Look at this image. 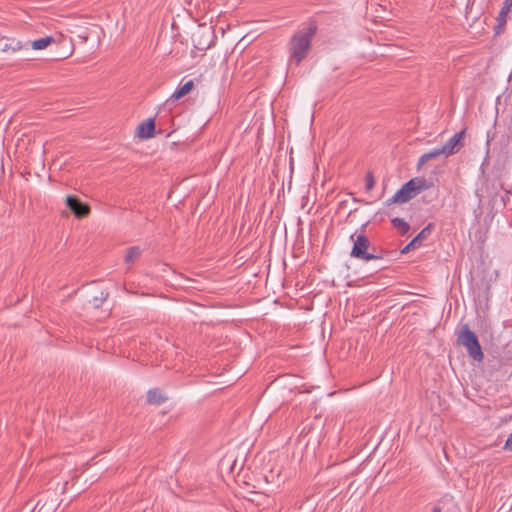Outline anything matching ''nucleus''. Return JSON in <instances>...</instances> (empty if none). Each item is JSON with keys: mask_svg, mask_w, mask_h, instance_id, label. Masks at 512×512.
<instances>
[{"mask_svg": "<svg viewBox=\"0 0 512 512\" xmlns=\"http://www.w3.org/2000/svg\"><path fill=\"white\" fill-rule=\"evenodd\" d=\"M365 227L366 224L362 225L361 232L359 234L354 233L350 236V239L353 242L350 256L365 262L382 259V255L377 254L375 248H373L372 251H369L370 241L367 236L364 235Z\"/></svg>", "mask_w": 512, "mask_h": 512, "instance_id": "obj_2", "label": "nucleus"}, {"mask_svg": "<svg viewBox=\"0 0 512 512\" xmlns=\"http://www.w3.org/2000/svg\"><path fill=\"white\" fill-rule=\"evenodd\" d=\"M494 138V134L489 130L487 131V134H486V152H485V160H487L488 156H489V147H490V142L491 140Z\"/></svg>", "mask_w": 512, "mask_h": 512, "instance_id": "obj_20", "label": "nucleus"}, {"mask_svg": "<svg viewBox=\"0 0 512 512\" xmlns=\"http://www.w3.org/2000/svg\"><path fill=\"white\" fill-rule=\"evenodd\" d=\"M419 246V236H415L402 250V254L408 253L410 250Z\"/></svg>", "mask_w": 512, "mask_h": 512, "instance_id": "obj_17", "label": "nucleus"}, {"mask_svg": "<svg viewBox=\"0 0 512 512\" xmlns=\"http://www.w3.org/2000/svg\"><path fill=\"white\" fill-rule=\"evenodd\" d=\"M504 449L512 451V433L506 439L505 444H504Z\"/></svg>", "mask_w": 512, "mask_h": 512, "instance_id": "obj_21", "label": "nucleus"}, {"mask_svg": "<svg viewBox=\"0 0 512 512\" xmlns=\"http://www.w3.org/2000/svg\"><path fill=\"white\" fill-rule=\"evenodd\" d=\"M29 48H30V41L22 42L19 40L11 39L3 45L2 51L3 52H6V51L17 52V51H21V50H29Z\"/></svg>", "mask_w": 512, "mask_h": 512, "instance_id": "obj_9", "label": "nucleus"}, {"mask_svg": "<svg viewBox=\"0 0 512 512\" xmlns=\"http://www.w3.org/2000/svg\"><path fill=\"white\" fill-rule=\"evenodd\" d=\"M141 255V249L139 246H131L127 249V253L124 257L126 264L134 263Z\"/></svg>", "mask_w": 512, "mask_h": 512, "instance_id": "obj_13", "label": "nucleus"}, {"mask_svg": "<svg viewBox=\"0 0 512 512\" xmlns=\"http://www.w3.org/2000/svg\"><path fill=\"white\" fill-rule=\"evenodd\" d=\"M167 400V397L157 388L150 389L147 392V401L149 404L160 405Z\"/></svg>", "mask_w": 512, "mask_h": 512, "instance_id": "obj_11", "label": "nucleus"}, {"mask_svg": "<svg viewBox=\"0 0 512 512\" xmlns=\"http://www.w3.org/2000/svg\"><path fill=\"white\" fill-rule=\"evenodd\" d=\"M316 26L311 24L293 34L289 41L288 64L299 66L306 58L311 48V41L316 34Z\"/></svg>", "mask_w": 512, "mask_h": 512, "instance_id": "obj_1", "label": "nucleus"}, {"mask_svg": "<svg viewBox=\"0 0 512 512\" xmlns=\"http://www.w3.org/2000/svg\"><path fill=\"white\" fill-rule=\"evenodd\" d=\"M393 226L399 230L402 235H405L410 230V225L402 218L395 217L391 220Z\"/></svg>", "mask_w": 512, "mask_h": 512, "instance_id": "obj_16", "label": "nucleus"}, {"mask_svg": "<svg viewBox=\"0 0 512 512\" xmlns=\"http://www.w3.org/2000/svg\"><path fill=\"white\" fill-rule=\"evenodd\" d=\"M464 135H465L464 130L457 132L454 135H452L445 142L444 145L441 146V151L444 152V157L452 156V155L456 154L461 149V147L463 146L462 139H463Z\"/></svg>", "mask_w": 512, "mask_h": 512, "instance_id": "obj_4", "label": "nucleus"}, {"mask_svg": "<svg viewBox=\"0 0 512 512\" xmlns=\"http://www.w3.org/2000/svg\"><path fill=\"white\" fill-rule=\"evenodd\" d=\"M66 204L76 217H83L88 214V211H89L88 206L83 204L75 196H68L66 198Z\"/></svg>", "mask_w": 512, "mask_h": 512, "instance_id": "obj_7", "label": "nucleus"}, {"mask_svg": "<svg viewBox=\"0 0 512 512\" xmlns=\"http://www.w3.org/2000/svg\"><path fill=\"white\" fill-rule=\"evenodd\" d=\"M410 181L415 182V184L412 186L413 189L410 191L411 194L413 193V198L423 190L430 187L428 182L423 178H413Z\"/></svg>", "mask_w": 512, "mask_h": 512, "instance_id": "obj_14", "label": "nucleus"}, {"mask_svg": "<svg viewBox=\"0 0 512 512\" xmlns=\"http://www.w3.org/2000/svg\"><path fill=\"white\" fill-rule=\"evenodd\" d=\"M107 297H108V293L101 291L100 296H96L92 300L94 307L99 308L104 303V301L107 299Z\"/></svg>", "mask_w": 512, "mask_h": 512, "instance_id": "obj_18", "label": "nucleus"}, {"mask_svg": "<svg viewBox=\"0 0 512 512\" xmlns=\"http://www.w3.org/2000/svg\"><path fill=\"white\" fill-rule=\"evenodd\" d=\"M53 41L54 39L52 36H46L30 42V47L34 50H42L45 49Z\"/></svg>", "mask_w": 512, "mask_h": 512, "instance_id": "obj_15", "label": "nucleus"}, {"mask_svg": "<svg viewBox=\"0 0 512 512\" xmlns=\"http://www.w3.org/2000/svg\"><path fill=\"white\" fill-rule=\"evenodd\" d=\"M155 132V121L149 118L138 126V136L142 139H149L154 136Z\"/></svg>", "mask_w": 512, "mask_h": 512, "instance_id": "obj_8", "label": "nucleus"}, {"mask_svg": "<svg viewBox=\"0 0 512 512\" xmlns=\"http://www.w3.org/2000/svg\"><path fill=\"white\" fill-rule=\"evenodd\" d=\"M375 185V179L371 172H368L365 177V187L366 190L370 191Z\"/></svg>", "mask_w": 512, "mask_h": 512, "instance_id": "obj_19", "label": "nucleus"}, {"mask_svg": "<svg viewBox=\"0 0 512 512\" xmlns=\"http://www.w3.org/2000/svg\"><path fill=\"white\" fill-rule=\"evenodd\" d=\"M415 182L408 181L406 182L396 193L386 200V204L389 206L394 203H406L413 198V193L410 191L413 189V185Z\"/></svg>", "mask_w": 512, "mask_h": 512, "instance_id": "obj_5", "label": "nucleus"}, {"mask_svg": "<svg viewBox=\"0 0 512 512\" xmlns=\"http://www.w3.org/2000/svg\"><path fill=\"white\" fill-rule=\"evenodd\" d=\"M457 341L462 345L470 358L475 361L481 362L484 359V353L479 343L478 337L473 332L468 324L462 326L458 334Z\"/></svg>", "mask_w": 512, "mask_h": 512, "instance_id": "obj_3", "label": "nucleus"}, {"mask_svg": "<svg viewBox=\"0 0 512 512\" xmlns=\"http://www.w3.org/2000/svg\"><path fill=\"white\" fill-rule=\"evenodd\" d=\"M440 156H444V152L441 151V146L435 147L432 150H430L426 153H423L419 157L417 166H418V168H420V167L424 166L429 160L436 159Z\"/></svg>", "mask_w": 512, "mask_h": 512, "instance_id": "obj_10", "label": "nucleus"}, {"mask_svg": "<svg viewBox=\"0 0 512 512\" xmlns=\"http://www.w3.org/2000/svg\"><path fill=\"white\" fill-rule=\"evenodd\" d=\"M512 8V0H504L501 9L498 13V16L496 18L497 25L495 27L496 34H500L504 31L506 22H507V16Z\"/></svg>", "mask_w": 512, "mask_h": 512, "instance_id": "obj_6", "label": "nucleus"}, {"mask_svg": "<svg viewBox=\"0 0 512 512\" xmlns=\"http://www.w3.org/2000/svg\"><path fill=\"white\" fill-rule=\"evenodd\" d=\"M193 87H194L193 80H189V81L185 82L184 84H180L176 88V90L173 92V94L171 95L170 98L174 99V100H178L181 97H183L186 94H188L192 90Z\"/></svg>", "mask_w": 512, "mask_h": 512, "instance_id": "obj_12", "label": "nucleus"}, {"mask_svg": "<svg viewBox=\"0 0 512 512\" xmlns=\"http://www.w3.org/2000/svg\"><path fill=\"white\" fill-rule=\"evenodd\" d=\"M432 512H441V508L438 507V506H435L433 509H432Z\"/></svg>", "mask_w": 512, "mask_h": 512, "instance_id": "obj_23", "label": "nucleus"}, {"mask_svg": "<svg viewBox=\"0 0 512 512\" xmlns=\"http://www.w3.org/2000/svg\"><path fill=\"white\" fill-rule=\"evenodd\" d=\"M429 227H430V225H428L427 227H425L424 229H422V230L418 233V235H417V236H419V240H420L421 238H423V236H424L425 232H426L427 230H429Z\"/></svg>", "mask_w": 512, "mask_h": 512, "instance_id": "obj_22", "label": "nucleus"}]
</instances>
